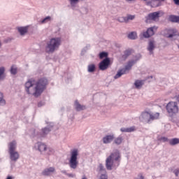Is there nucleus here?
I'll use <instances>...</instances> for the list:
<instances>
[{"label":"nucleus","mask_w":179,"mask_h":179,"mask_svg":"<svg viewBox=\"0 0 179 179\" xmlns=\"http://www.w3.org/2000/svg\"><path fill=\"white\" fill-rule=\"evenodd\" d=\"M48 85V80L47 78H41L36 81L34 79H29L24 84L25 92L30 96L34 97H39L43 94V92L45 90Z\"/></svg>","instance_id":"f257e3e1"},{"label":"nucleus","mask_w":179,"mask_h":179,"mask_svg":"<svg viewBox=\"0 0 179 179\" xmlns=\"http://www.w3.org/2000/svg\"><path fill=\"white\" fill-rule=\"evenodd\" d=\"M121 160V155L120 151L116 150L113 153H111L106 160V166L107 170H115L120 166V162Z\"/></svg>","instance_id":"f03ea898"},{"label":"nucleus","mask_w":179,"mask_h":179,"mask_svg":"<svg viewBox=\"0 0 179 179\" xmlns=\"http://www.w3.org/2000/svg\"><path fill=\"white\" fill-rule=\"evenodd\" d=\"M62 44V37L51 38L49 41L47 42L46 46L45 48V52L48 54H52L53 52H55V51H57V50L61 47Z\"/></svg>","instance_id":"7ed1b4c3"},{"label":"nucleus","mask_w":179,"mask_h":179,"mask_svg":"<svg viewBox=\"0 0 179 179\" xmlns=\"http://www.w3.org/2000/svg\"><path fill=\"white\" fill-rule=\"evenodd\" d=\"M33 149H34V150H38L40 154L43 156H51V155L55 153L54 148L48 147L45 143L41 142L35 143Z\"/></svg>","instance_id":"20e7f679"},{"label":"nucleus","mask_w":179,"mask_h":179,"mask_svg":"<svg viewBox=\"0 0 179 179\" xmlns=\"http://www.w3.org/2000/svg\"><path fill=\"white\" fill-rule=\"evenodd\" d=\"M141 59V55H137L134 59L129 61L127 64L124 66V68L120 69L117 74L114 76V79H118L122 76V75H127L129 73V71H131L132 66L136 64L137 61Z\"/></svg>","instance_id":"39448f33"},{"label":"nucleus","mask_w":179,"mask_h":179,"mask_svg":"<svg viewBox=\"0 0 179 179\" xmlns=\"http://www.w3.org/2000/svg\"><path fill=\"white\" fill-rule=\"evenodd\" d=\"M79 156V150L74 149L70 152V158L69 159V166L72 170H76L79 166L78 157Z\"/></svg>","instance_id":"423d86ee"},{"label":"nucleus","mask_w":179,"mask_h":179,"mask_svg":"<svg viewBox=\"0 0 179 179\" xmlns=\"http://www.w3.org/2000/svg\"><path fill=\"white\" fill-rule=\"evenodd\" d=\"M166 111L171 115H174L178 113V104L177 102L171 101L166 105Z\"/></svg>","instance_id":"0eeeda50"},{"label":"nucleus","mask_w":179,"mask_h":179,"mask_svg":"<svg viewBox=\"0 0 179 179\" xmlns=\"http://www.w3.org/2000/svg\"><path fill=\"white\" fill-rule=\"evenodd\" d=\"M164 37L173 38V37H179L178 31L176 29H166L163 31Z\"/></svg>","instance_id":"6e6552de"},{"label":"nucleus","mask_w":179,"mask_h":179,"mask_svg":"<svg viewBox=\"0 0 179 179\" xmlns=\"http://www.w3.org/2000/svg\"><path fill=\"white\" fill-rule=\"evenodd\" d=\"M155 30H157V27L148 28L147 31L143 32V37L145 38H149V37H152V36L155 34Z\"/></svg>","instance_id":"1a4fd4ad"},{"label":"nucleus","mask_w":179,"mask_h":179,"mask_svg":"<svg viewBox=\"0 0 179 179\" xmlns=\"http://www.w3.org/2000/svg\"><path fill=\"white\" fill-rule=\"evenodd\" d=\"M163 15H164L163 11L154 12L148 15V19H150V20L155 21L157 20L160 17V16H163Z\"/></svg>","instance_id":"9d476101"},{"label":"nucleus","mask_w":179,"mask_h":179,"mask_svg":"<svg viewBox=\"0 0 179 179\" xmlns=\"http://www.w3.org/2000/svg\"><path fill=\"white\" fill-rule=\"evenodd\" d=\"M110 65V59L105 58L103 61H101L99 64V68L100 71H106Z\"/></svg>","instance_id":"9b49d317"},{"label":"nucleus","mask_w":179,"mask_h":179,"mask_svg":"<svg viewBox=\"0 0 179 179\" xmlns=\"http://www.w3.org/2000/svg\"><path fill=\"white\" fill-rule=\"evenodd\" d=\"M55 173V168L53 166L45 168L42 171V176H45L46 177H50L51 174H54Z\"/></svg>","instance_id":"f8f14e48"},{"label":"nucleus","mask_w":179,"mask_h":179,"mask_svg":"<svg viewBox=\"0 0 179 179\" xmlns=\"http://www.w3.org/2000/svg\"><path fill=\"white\" fill-rule=\"evenodd\" d=\"M140 120L142 122H150V112H143L140 116Z\"/></svg>","instance_id":"ddd939ff"},{"label":"nucleus","mask_w":179,"mask_h":179,"mask_svg":"<svg viewBox=\"0 0 179 179\" xmlns=\"http://www.w3.org/2000/svg\"><path fill=\"white\" fill-rule=\"evenodd\" d=\"M155 48H156V41H155V40H150L148 41L147 50L149 51L150 55L153 54Z\"/></svg>","instance_id":"4468645a"},{"label":"nucleus","mask_w":179,"mask_h":179,"mask_svg":"<svg viewBox=\"0 0 179 179\" xmlns=\"http://www.w3.org/2000/svg\"><path fill=\"white\" fill-rule=\"evenodd\" d=\"M52 127H54V123H50L48 127L42 129L41 136H45V135L48 134L51 131V129H52Z\"/></svg>","instance_id":"2eb2a0df"},{"label":"nucleus","mask_w":179,"mask_h":179,"mask_svg":"<svg viewBox=\"0 0 179 179\" xmlns=\"http://www.w3.org/2000/svg\"><path fill=\"white\" fill-rule=\"evenodd\" d=\"M8 153L10 155V159L11 162H17V160H19V157H20V155H19V152L17 151H13Z\"/></svg>","instance_id":"dca6fc26"},{"label":"nucleus","mask_w":179,"mask_h":179,"mask_svg":"<svg viewBox=\"0 0 179 179\" xmlns=\"http://www.w3.org/2000/svg\"><path fill=\"white\" fill-rule=\"evenodd\" d=\"M8 153L10 152H16V148H17V143L16 141L10 142L8 145Z\"/></svg>","instance_id":"f3484780"},{"label":"nucleus","mask_w":179,"mask_h":179,"mask_svg":"<svg viewBox=\"0 0 179 179\" xmlns=\"http://www.w3.org/2000/svg\"><path fill=\"white\" fill-rule=\"evenodd\" d=\"M103 143L107 145L108 143H111L112 141H114V134L106 135L103 139Z\"/></svg>","instance_id":"a211bd4d"},{"label":"nucleus","mask_w":179,"mask_h":179,"mask_svg":"<svg viewBox=\"0 0 179 179\" xmlns=\"http://www.w3.org/2000/svg\"><path fill=\"white\" fill-rule=\"evenodd\" d=\"M74 108L76 111H83V110H86V106H85V105L79 103L78 101H75Z\"/></svg>","instance_id":"6ab92c4d"},{"label":"nucleus","mask_w":179,"mask_h":179,"mask_svg":"<svg viewBox=\"0 0 179 179\" xmlns=\"http://www.w3.org/2000/svg\"><path fill=\"white\" fill-rule=\"evenodd\" d=\"M146 4L152 8H157V6H159V1H157V0H151L150 1H147Z\"/></svg>","instance_id":"aec40b11"},{"label":"nucleus","mask_w":179,"mask_h":179,"mask_svg":"<svg viewBox=\"0 0 179 179\" xmlns=\"http://www.w3.org/2000/svg\"><path fill=\"white\" fill-rule=\"evenodd\" d=\"M52 22V18L51 17V16H47L45 18L42 19L39 23L40 24H46V23H50Z\"/></svg>","instance_id":"412c9836"},{"label":"nucleus","mask_w":179,"mask_h":179,"mask_svg":"<svg viewBox=\"0 0 179 179\" xmlns=\"http://www.w3.org/2000/svg\"><path fill=\"white\" fill-rule=\"evenodd\" d=\"M28 28L27 27H18V31L21 36H24L25 33H27Z\"/></svg>","instance_id":"4be33fe9"},{"label":"nucleus","mask_w":179,"mask_h":179,"mask_svg":"<svg viewBox=\"0 0 179 179\" xmlns=\"http://www.w3.org/2000/svg\"><path fill=\"white\" fill-rule=\"evenodd\" d=\"M160 114L159 113H150V121H153L154 120H157L159 117Z\"/></svg>","instance_id":"5701e85b"},{"label":"nucleus","mask_w":179,"mask_h":179,"mask_svg":"<svg viewBox=\"0 0 179 179\" xmlns=\"http://www.w3.org/2000/svg\"><path fill=\"white\" fill-rule=\"evenodd\" d=\"M121 132H134L135 131V127H122L120 129Z\"/></svg>","instance_id":"b1692460"},{"label":"nucleus","mask_w":179,"mask_h":179,"mask_svg":"<svg viewBox=\"0 0 179 179\" xmlns=\"http://www.w3.org/2000/svg\"><path fill=\"white\" fill-rule=\"evenodd\" d=\"M134 86L136 89H141L143 86V80H136L134 83Z\"/></svg>","instance_id":"393cba45"},{"label":"nucleus","mask_w":179,"mask_h":179,"mask_svg":"<svg viewBox=\"0 0 179 179\" xmlns=\"http://www.w3.org/2000/svg\"><path fill=\"white\" fill-rule=\"evenodd\" d=\"M69 2L72 8V9H75L79 3V0H69Z\"/></svg>","instance_id":"a878e982"},{"label":"nucleus","mask_w":179,"mask_h":179,"mask_svg":"<svg viewBox=\"0 0 179 179\" xmlns=\"http://www.w3.org/2000/svg\"><path fill=\"white\" fill-rule=\"evenodd\" d=\"M87 71L90 72V73L94 72V71H96V65L94 64L88 65Z\"/></svg>","instance_id":"bb28decb"},{"label":"nucleus","mask_w":179,"mask_h":179,"mask_svg":"<svg viewBox=\"0 0 179 179\" xmlns=\"http://www.w3.org/2000/svg\"><path fill=\"white\" fill-rule=\"evenodd\" d=\"M122 141H124V138L121 136H119L114 140V143H115V145H121Z\"/></svg>","instance_id":"cd10ccee"},{"label":"nucleus","mask_w":179,"mask_h":179,"mask_svg":"<svg viewBox=\"0 0 179 179\" xmlns=\"http://www.w3.org/2000/svg\"><path fill=\"white\" fill-rule=\"evenodd\" d=\"M169 142L172 146H174L176 145H178L179 138H172V139L169 140Z\"/></svg>","instance_id":"c85d7f7f"},{"label":"nucleus","mask_w":179,"mask_h":179,"mask_svg":"<svg viewBox=\"0 0 179 179\" xmlns=\"http://www.w3.org/2000/svg\"><path fill=\"white\" fill-rule=\"evenodd\" d=\"M169 20H171V22H173L175 23H179V16L171 15L169 17Z\"/></svg>","instance_id":"c756f323"},{"label":"nucleus","mask_w":179,"mask_h":179,"mask_svg":"<svg viewBox=\"0 0 179 179\" xmlns=\"http://www.w3.org/2000/svg\"><path fill=\"white\" fill-rule=\"evenodd\" d=\"M5 79V68L0 67V80Z\"/></svg>","instance_id":"7c9ffc66"},{"label":"nucleus","mask_w":179,"mask_h":179,"mask_svg":"<svg viewBox=\"0 0 179 179\" xmlns=\"http://www.w3.org/2000/svg\"><path fill=\"white\" fill-rule=\"evenodd\" d=\"M5 104H6V101L3 99V94L0 92V106H5Z\"/></svg>","instance_id":"2f4dec72"},{"label":"nucleus","mask_w":179,"mask_h":179,"mask_svg":"<svg viewBox=\"0 0 179 179\" xmlns=\"http://www.w3.org/2000/svg\"><path fill=\"white\" fill-rule=\"evenodd\" d=\"M128 37L131 40H135L137 37L136 32H131L129 34Z\"/></svg>","instance_id":"473e14b6"},{"label":"nucleus","mask_w":179,"mask_h":179,"mask_svg":"<svg viewBox=\"0 0 179 179\" xmlns=\"http://www.w3.org/2000/svg\"><path fill=\"white\" fill-rule=\"evenodd\" d=\"M107 55H108V54H107V52H101V53H99V58H100V59H103V58H108Z\"/></svg>","instance_id":"72a5a7b5"},{"label":"nucleus","mask_w":179,"mask_h":179,"mask_svg":"<svg viewBox=\"0 0 179 179\" xmlns=\"http://www.w3.org/2000/svg\"><path fill=\"white\" fill-rule=\"evenodd\" d=\"M98 169L100 173H106V169L104 168V166H103V164H99Z\"/></svg>","instance_id":"f704fd0d"},{"label":"nucleus","mask_w":179,"mask_h":179,"mask_svg":"<svg viewBox=\"0 0 179 179\" xmlns=\"http://www.w3.org/2000/svg\"><path fill=\"white\" fill-rule=\"evenodd\" d=\"M118 22H120V23H127V17H120L117 19Z\"/></svg>","instance_id":"c9c22d12"},{"label":"nucleus","mask_w":179,"mask_h":179,"mask_svg":"<svg viewBox=\"0 0 179 179\" xmlns=\"http://www.w3.org/2000/svg\"><path fill=\"white\" fill-rule=\"evenodd\" d=\"M134 19H135V15H129L126 17V21L127 23L129 20H134Z\"/></svg>","instance_id":"e433bc0d"},{"label":"nucleus","mask_w":179,"mask_h":179,"mask_svg":"<svg viewBox=\"0 0 179 179\" xmlns=\"http://www.w3.org/2000/svg\"><path fill=\"white\" fill-rule=\"evenodd\" d=\"M131 54H132V50H127L124 51V57H129V55H131Z\"/></svg>","instance_id":"4c0bfd02"},{"label":"nucleus","mask_w":179,"mask_h":179,"mask_svg":"<svg viewBox=\"0 0 179 179\" xmlns=\"http://www.w3.org/2000/svg\"><path fill=\"white\" fill-rule=\"evenodd\" d=\"M171 170L175 174L176 177H178V176H179V168H177L173 171V169H171Z\"/></svg>","instance_id":"58836bf2"},{"label":"nucleus","mask_w":179,"mask_h":179,"mask_svg":"<svg viewBox=\"0 0 179 179\" xmlns=\"http://www.w3.org/2000/svg\"><path fill=\"white\" fill-rule=\"evenodd\" d=\"M10 72L12 75H16V73H17V69L13 66L11 67Z\"/></svg>","instance_id":"ea45409f"},{"label":"nucleus","mask_w":179,"mask_h":179,"mask_svg":"<svg viewBox=\"0 0 179 179\" xmlns=\"http://www.w3.org/2000/svg\"><path fill=\"white\" fill-rule=\"evenodd\" d=\"M159 141H160L161 142H169V138L167 137H160L159 138Z\"/></svg>","instance_id":"a19ab883"},{"label":"nucleus","mask_w":179,"mask_h":179,"mask_svg":"<svg viewBox=\"0 0 179 179\" xmlns=\"http://www.w3.org/2000/svg\"><path fill=\"white\" fill-rule=\"evenodd\" d=\"M136 179H145V177L143 176V174L139 173L136 178Z\"/></svg>","instance_id":"79ce46f5"},{"label":"nucleus","mask_w":179,"mask_h":179,"mask_svg":"<svg viewBox=\"0 0 179 179\" xmlns=\"http://www.w3.org/2000/svg\"><path fill=\"white\" fill-rule=\"evenodd\" d=\"M67 177H69V178H75V177H76V175L73 173H68Z\"/></svg>","instance_id":"37998d69"},{"label":"nucleus","mask_w":179,"mask_h":179,"mask_svg":"<svg viewBox=\"0 0 179 179\" xmlns=\"http://www.w3.org/2000/svg\"><path fill=\"white\" fill-rule=\"evenodd\" d=\"M108 177H107V175L105 173V174H101V176H100V179H107Z\"/></svg>","instance_id":"c03bdc74"},{"label":"nucleus","mask_w":179,"mask_h":179,"mask_svg":"<svg viewBox=\"0 0 179 179\" xmlns=\"http://www.w3.org/2000/svg\"><path fill=\"white\" fill-rule=\"evenodd\" d=\"M62 174H64V176H68V172L66 171V170H62L61 171Z\"/></svg>","instance_id":"a18cd8bd"},{"label":"nucleus","mask_w":179,"mask_h":179,"mask_svg":"<svg viewBox=\"0 0 179 179\" xmlns=\"http://www.w3.org/2000/svg\"><path fill=\"white\" fill-rule=\"evenodd\" d=\"M6 179H15V177L10 176V175H8V176H7V177L6 178Z\"/></svg>","instance_id":"49530a36"},{"label":"nucleus","mask_w":179,"mask_h":179,"mask_svg":"<svg viewBox=\"0 0 179 179\" xmlns=\"http://www.w3.org/2000/svg\"><path fill=\"white\" fill-rule=\"evenodd\" d=\"M175 5L179 6V0H173Z\"/></svg>","instance_id":"de8ad7c7"},{"label":"nucleus","mask_w":179,"mask_h":179,"mask_svg":"<svg viewBox=\"0 0 179 179\" xmlns=\"http://www.w3.org/2000/svg\"><path fill=\"white\" fill-rule=\"evenodd\" d=\"M87 50V48H85L84 49L82 50L81 54H85L86 51Z\"/></svg>","instance_id":"09e8293b"},{"label":"nucleus","mask_w":179,"mask_h":179,"mask_svg":"<svg viewBox=\"0 0 179 179\" xmlns=\"http://www.w3.org/2000/svg\"><path fill=\"white\" fill-rule=\"evenodd\" d=\"M82 179H87V178H86V176H83Z\"/></svg>","instance_id":"8fccbe9b"},{"label":"nucleus","mask_w":179,"mask_h":179,"mask_svg":"<svg viewBox=\"0 0 179 179\" xmlns=\"http://www.w3.org/2000/svg\"><path fill=\"white\" fill-rule=\"evenodd\" d=\"M2 46V42L0 41V47Z\"/></svg>","instance_id":"3c124183"},{"label":"nucleus","mask_w":179,"mask_h":179,"mask_svg":"<svg viewBox=\"0 0 179 179\" xmlns=\"http://www.w3.org/2000/svg\"><path fill=\"white\" fill-rule=\"evenodd\" d=\"M127 1H130V2H131V1H134V0H127Z\"/></svg>","instance_id":"603ef678"},{"label":"nucleus","mask_w":179,"mask_h":179,"mask_svg":"<svg viewBox=\"0 0 179 179\" xmlns=\"http://www.w3.org/2000/svg\"><path fill=\"white\" fill-rule=\"evenodd\" d=\"M177 46H178V50H179V45H177Z\"/></svg>","instance_id":"864d4df0"},{"label":"nucleus","mask_w":179,"mask_h":179,"mask_svg":"<svg viewBox=\"0 0 179 179\" xmlns=\"http://www.w3.org/2000/svg\"><path fill=\"white\" fill-rule=\"evenodd\" d=\"M143 1H148V0H143Z\"/></svg>","instance_id":"5fc2aeb1"},{"label":"nucleus","mask_w":179,"mask_h":179,"mask_svg":"<svg viewBox=\"0 0 179 179\" xmlns=\"http://www.w3.org/2000/svg\"><path fill=\"white\" fill-rule=\"evenodd\" d=\"M161 1H164V0H161Z\"/></svg>","instance_id":"6e6d98bb"}]
</instances>
